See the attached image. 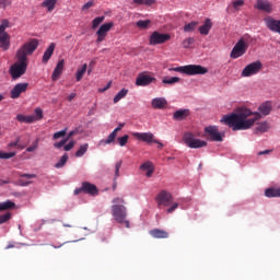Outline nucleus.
I'll return each instance as SVG.
<instances>
[{
    "mask_svg": "<svg viewBox=\"0 0 280 280\" xmlns=\"http://www.w3.org/2000/svg\"><path fill=\"white\" fill-rule=\"evenodd\" d=\"M253 115V112L248 108H240L237 113L225 115L221 119V124H225L232 130H248L255 126V121H259L261 114L255 113L254 117L248 118Z\"/></svg>",
    "mask_w": 280,
    "mask_h": 280,
    "instance_id": "nucleus-1",
    "label": "nucleus"
},
{
    "mask_svg": "<svg viewBox=\"0 0 280 280\" xmlns=\"http://www.w3.org/2000/svg\"><path fill=\"white\" fill-rule=\"evenodd\" d=\"M38 49V39H32L25 43L15 54V61L9 70L12 80H19L22 75H25L27 71V56H32L34 50Z\"/></svg>",
    "mask_w": 280,
    "mask_h": 280,
    "instance_id": "nucleus-2",
    "label": "nucleus"
},
{
    "mask_svg": "<svg viewBox=\"0 0 280 280\" xmlns=\"http://www.w3.org/2000/svg\"><path fill=\"white\" fill-rule=\"evenodd\" d=\"M155 200L159 209H161V207H170L166 209V213H174L178 207V202H174V197L166 190L160 191Z\"/></svg>",
    "mask_w": 280,
    "mask_h": 280,
    "instance_id": "nucleus-3",
    "label": "nucleus"
},
{
    "mask_svg": "<svg viewBox=\"0 0 280 280\" xmlns=\"http://www.w3.org/2000/svg\"><path fill=\"white\" fill-rule=\"evenodd\" d=\"M112 215L118 224H125L126 229H130V222L126 220V208L121 205H114L112 207Z\"/></svg>",
    "mask_w": 280,
    "mask_h": 280,
    "instance_id": "nucleus-4",
    "label": "nucleus"
},
{
    "mask_svg": "<svg viewBox=\"0 0 280 280\" xmlns=\"http://www.w3.org/2000/svg\"><path fill=\"white\" fill-rule=\"evenodd\" d=\"M183 140L185 145H187V148H191L192 150L207 147V141L196 138L191 132L184 133Z\"/></svg>",
    "mask_w": 280,
    "mask_h": 280,
    "instance_id": "nucleus-5",
    "label": "nucleus"
},
{
    "mask_svg": "<svg viewBox=\"0 0 280 280\" xmlns=\"http://www.w3.org/2000/svg\"><path fill=\"white\" fill-rule=\"evenodd\" d=\"M246 51H248V44H246V39H244V37H242L234 45V47L230 54V58H232V60H237V58H242V56H244V54H246Z\"/></svg>",
    "mask_w": 280,
    "mask_h": 280,
    "instance_id": "nucleus-6",
    "label": "nucleus"
},
{
    "mask_svg": "<svg viewBox=\"0 0 280 280\" xmlns=\"http://www.w3.org/2000/svg\"><path fill=\"white\" fill-rule=\"evenodd\" d=\"M264 65L261 61H254L248 63L241 72V78H250L257 75L262 69Z\"/></svg>",
    "mask_w": 280,
    "mask_h": 280,
    "instance_id": "nucleus-7",
    "label": "nucleus"
},
{
    "mask_svg": "<svg viewBox=\"0 0 280 280\" xmlns=\"http://www.w3.org/2000/svg\"><path fill=\"white\" fill-rule=\"evenodd\" d=\"M80 194H88V196H97L100 190L95 184H91L89 182H83L81 187L74 189V196H80Z\"/></svg>",
    "mask_w": 280,
    "mask_h": 280,
    "instance_id": "nucleus-8",
    "label": "nucleus"
},
{
    "mask_svg": "<svg viewBox=\"0 0 280 280\" xmlns=\"http://www.w3.org/2000/svg\"><path fill=\"white\" fill-rule=\"evenodd\" d=\"M172 36L170 34L160 33L159 31H154L149 39L150 45H163V43H167Z\"/></svg>",
    "mask_w": 280,
    "mask_h": 280,
    "instance_id": "nucleus-9",
    "label": "nucleus"
},
{
    "mask_svg": "<svg viewBox=\"0 0 280 280\" xmlns=\"http://www.w3.org/2000/svg\"><path fill=\"white\" fill-rule=\"evenodd\" d=\"M184 73L186 75H205V73H209V70L202 66L188 65L185 66Z\"/></svg>",
    "mask_w": 280,
    "mask_h": 280,
    "instance_id": "nucleus-10",
    "label": "nucleus"
},
{
    "mask_svg": "<svg viewBox=\"0 0 280 280\" xmlns=\"http://www.w3.org/2000/svg\"><path fill=\"white\" fill-rule=\"evenodd\" d=\"M114 25L115 23L113 22L101 25L98 31L96 32V43H104V40H106V36H108V31L113 30Z\"/></svg>",
    "mask_w": 280,
    "mask_h": 280,
    "instance_id": "nucleus-11",
    "label": "nucleus"
},
{
    "mask_svg": "<svg viewBox=\"0 0 280 280\" xmlns=\"http://www.w3.org/2000/svg\"><path fill=\"white\" fill-rule=\"evenodd\" d=\"M264 23L270 32H273L275 34H280V20H276L272 16H266L264 19Z\"/></svg>",
    "mask_w": 280,
    "mask_h": 280,
    "instance_id": "nucleus-12",
    "label": "nucleus"
},
{
    "mask_svg": "<svg viewBox=\"0 0 280 280\" xmlns=\"http://www.w3.org/2000/svg\"><path fill=\"white\" fill-rule=\"evenodd\" d=\"M152 82H156V78L150 74L140 73L136 79V86H150Z\"/></svg>",
    "mask_w": 280,
    "mask_h": 280,
    "instance_id": "nucleus-13",
    "label": "nucleus"
},
{
    "mask_svg": "<svg viewBox=\"0 0 280 280\" xmlns=\"http://www.w3.org/2000/svg\"><path fill=\"white\" fill-rule=\"evenodd\" d=\"M205 132L207 136L210 137L211 141H219L222 142V133L220 132V130L218 129L217 126H208L205 128Z\"/></svg>",
    "mask_w": 280,
    "mask_h": 280,
    "instance_id": "nucleus-14",
    "label": "nucleus"
},
{
    "mask_svg": "<svg viewBox=\"0 0 280 280\" xmlns=\"http://www.w3.org/2000/svg\"><path fill=\"white\" fill-rule=\"evenodd\" d=\"M132 137L138 139V141H143L144 143H158L152 132H133Z\"/></svg>",
    "mask_w": 280,
    "mask_h": 280,
    "instance_id": "nucleus-15",
    "label": "nucleus"
},
{
    "mask_svg": "<svg viewBox=\"0 0 280 280\" xmlns=\"http://www.w3.org/2000/svg\"><path fill=\"white\" fill-rule=\"evenodd\" d=\"M27 86H30V83H18L11 90V100H19V97H21V93H25L27 91Z\"/></svg>",
    "mask_w": 280,
    "mask_h": 280,
    "instance_id": "nucleus-16",
    "label": "nucleus"
},
{
    "mask_svg": "<svg viewBox=\"0 0 280 280\" xmlns=\"http://www.w3.org/2000/svg\"><path fill=\"white\" fill-rule=\"evenodd\" d=\"M256 10H260V12H267V14H271L272 12V2L268 0H257L254 5Z\"/></svg>",
    "mask_w": 280,
    "mask_h": 280,
    "instance_id": "nucleus-17",
    "label": "nucleus"
},
{
    "mask_svg": "<svg viewBox=\"0 0 280 280\" xmlns=\"http://www.w3.org/2000/svg\"><path fill=\"white\" fill-rule=\"evenodd\" d=\"M62 71H65V60H60L54 69V72L51 74L52 82H56L60 79V75H62Z\"/></svg>",
    "mask_w": 280,
    "mask_h": 280,
    "instance_id": "nucleus-18",
    "label": "nucleus"
},
{
    "mask_svg": "<svg viewBox=\"0 0 280 280\" xmlns=\"http://www.w3.org/2000/svg\"><path fill=\"white\" fill-rule=\"evenodd\" d=\"M149 235H151V237H154L155 240H167V237H170V233L161 229L151 230L149 232Z\"/></svg>",
    "mask_w": 280,
    "mask_h": 280,
    "instance_id": "nucleus-19",
    "label": "nucleus"
},
{
    "mask_svg": "<svg viewBox=\"0 0 280 280\" xmlns=\"http://www.w3.org/2000/svg\"><path fill=\"white\" fill-rule=\"evenodd\" d=\"M211 27H213V23H211V19H206L203 25L199 27V34H201V36H209V32H211Z\"/></svg>",
    "mask_w": 280,
    "mask_h": 280,
    "instance_id": "nucleus-20",
    "label": "nucleus"
},
{
    "mask_svg": "<svg viewBox=\"0 0 280 280\" xmlns=\"http://www.w3.org/2000/svg\"><path fill=\"white\" fill-rule=\"evenodd\" d=\"M55 49H56V44L50 43L49 47L45 50L42 59V62H44V65H47L49 62V59L51 58V56H54Z\"/></svg>",
    "mask_w": 280,
    "mask_h": 280,
    "instance_id": "nucleus-21",
    "label": "nucleus"
},
{
    "mask_svg": "<svg viewBox=\"0 0 280 280\" xmlns=\"http://www.w3.org/2000/svg\"><path fill=\"white\" fill-rule=\"evenodd\" d=\"M151 105L152 108L162 109L167 106V100H165L164 97H155L152 100Z\"/></svg>",
    "mask_w": 280,
    "mask_h": 280,
    "instance_id": "nucleus-22",
    "label": "nucleus"
},
{
    "mask_svg": "<svg viewBox=\"0 0 280 280\" xmlns=\"http://www.w3.org/2000/svg\"><path fill=\"white\" fill-rule=\"evenodd\" d=\"M0 47L3 51L10 49V35L8 33L0 34Z\"/></svg>",
    "mask_w": 280,
    "mask_h": 280,
    "instance_id": "nucleus-23",
    "label": "nucleus"
},
{
    "mask_svg": "<svg viewBox=\"0 0 280 280\" xmlns=\"http://www.w3.org/2000/svg\"><path fill=\"white\" fill-rule=\"evenodd\" d=\"M189 117V109H178L173 114V118L177 121H183V119H187Z\"/></svg>",
    "mask_w": 280,
    "mask_h": 280,
    "instance_id": "nucleus-24",
    "label": "nucleus"
},
{
    "mask_svg": "<svg viewBox=\"0 0 280 280\" xmlns=\"http://www.w3.org/2000/svg\"><path fill=\"white\" fill-rule=\"evenodd\" d=\"M89 69V65L84 63L81 68H78L75 72V81L81 82V80L84 78V73H86Z\"/></svg>",
    "mask_w": 280,
    "mask_h": 280,
    "instance_id": "nucleus-25",
    "label": "nucleus"
},
{
    "mask_svg": "<svg viewBox=\"0 0 280 280\" xmlns=\"http://www.w3.org/2000/svg\"><path fill=\"white\" fill-rule=\"evenodd\" d=\"M265 196L266 198H280V188H267Z\"/></svg>",
    "mask_w": 280,
    "mask_h": 280,
    "instance_id": "nucleus-26",
    "label": "nucleus"
},
{
    "mask_svg": "<svg viewBox=\"0 0 280 280\" xmlns=\"http://www.w3.org/2000/svg\"><path fill=\"white\" fill-rule=\"evenodd\" d=\"M269 129H270V125H268L267 121L259 122L255 128V135H259V132L260 133L268 132Z\"/></svg>",
    "mask_w": 280,
    "mask_h": 280,
    "instance_id": "nucleus-27",
    "label": "nucleus"
},
{
    "mask_svg": "<svg viewBox=\"0 0 280 280\" xmlns=\"http://www.w3.org/2000/svg\"><path fill=\"white\" fill-rule=\"evenodd\" d=\"M259 113H261V115L266 116V115H270L271 110H272V104L266 102L264 104H261L258 108Z\"/></svg>",
    "mask_w": 280,
    "mask_h": 280,
    "instance_id": "nucleus-28",
    "label": "nucleus"
},
{
    "mask_svg": "<svg viewBox=\"0 0 280 280\" xmlns=\"http://www.w3.org/2000/svg\"><path fill=\"white\" fill-rule=\"evenodd\" d=\"M16 119L20 121V124H34V116H26L23 114H18Z\"/></svg>",
    "mask_w": 280,
    "mask_h": 280,
    "instance_id": "nucleus-29",
    "label": "nucleus"
},
{
    "mask_svg": "<svg viewBox=\"0 0 280 280\" xmlns=\"http://www.w3.org/2000/svg\"><path fill=\"white\" fill-rule=\"evenodd\" d=\"M57 3H58V0H45L42 3V8H47L48 12H54Z\"/></svg>",
    "mask_w": 280,
    "mask_h": 280,
    "instance_id": "nucleus-30",
    "label": "nucleus"
},
{
    "mask_svg": "<svg viewBox=\"0 0 280 280\" xmlns=\"http://www.w3.org/2000/svg\"><path fill=\"white\" fill-rule=\"evenodd\" d=\"M14 207H16V203L11 200L0 202V211H10V209H14Z\"/></svg>",
    "mask_w": 280,
    "mask_h": 280,
    "instance_id": "nucleus-31",
    "label": "nucleus"
},
{
    "mask_svg": "<svg viewBox=\"0 0 280 280\" xmlns=\"http://www.w3.org/2000/svg\"><path fill=\"white\" fill-rule=\"evenodd\" d=\"M115 139H117V133L113 131L112 133L108 135L106 140H101L100 144L101 145H110V143H114Z\"/></svg>",
    "mask_w": 280,
    "mask_h": 280,
    "instance_id": "nucleus-32",
    "label": "nucleus"
},
{
    "mask_svg": "<svg viewBox=\"0 0 280 280\" xmlns=\"http://www.w3.org/2000/svg\"><path fill=\"white\" fill-rule=\"evenodd\" d=\"M178 82H180V78H178V77H172V78H167V77H164L163 79H162V84H168V85H173V84H176V83H178Z\"/></svg>",
    "mask_w": 280,
    "mask_h": 280,
    "instance_id": "nucleus-33",
    "label": "nucleus"
},
{
    "mask_svg": "<svg viewBox=\"0 0 280 280\" xmlns=\"http://www.w3.org/2000/svg\"><path fill=\"white\" fill-rule=\"evenodd\" d=\"M69 161V155L67 153H65L60 160L55 164V167L57 170H60V167H65V165H67V162Z\"/></svg>",
    "mask_w": 280,
    "mask_h": 280,
    "instance_id": "nucleus-34",
    "label": "nucleus"
},
{
    "mask_svg": "<svg viewBox=\"0 0 280 280\" xmlns=\"http://www.w3.org/2000/svg\"><path fill=\"white\" fill-rule=\"evenodd\" d=\"M89 152V143L82 144L79 150L75 152L77 159H80L81 156H84Z\"/></svg>",
    "mask_w": 280,
    "mask_h": 280,
    "instance_id": "nucleus-35",
    "label": "nucleus"
},
{
    "mask_svg": "<svg viewBox=\"0 0 280 280\" xmlns=\"http://www.w3.org/2000/svg\"><path fill=\"white\" fill-rule=\"evenodd\" d=\"M128 95V89H122L114 97V104H117L120 100H124Z\"/></svg>",
    "mask_w": 280,
    "mask_h": 280,
    "instance_id": "nucleus-36",
    "label": "nucleus"
},
{
    "mask_svg": "<svg viewBox=\"0 0 280 280\" xmlns=\"http://www.w3.org/2000/svg\"><path fill=\"white\" fill-rule=\"evenodd\" d=\"M244 0H234L232 1V8L234 10V12H240V10H242V8H244Z\"/></svg>",
    "mask_w": 280,
    "mask_h": 280,
    "instance_id": "nucleus-37",
    "label": "nucleus"
},
{
    "mask_svg": "<svg viewBox=\"0 0 280 280\" xmlns=\"http://www.w3.org/2000/svg\"><path fill=\"white\" fill-rule=\"evenodd\" d=\"M150 23H152V21H150V20H140L137 22L136 25L140 30H148V25H150Z\"/></svg>",
    "mask_w": 280,
    "mask_h": 280,
    "instance_id": "nucleus-38",
    "label": "nucleus"
},
{
    "mask_svg": "<svg viewBox=\"0 0 280 280\" xmlns=\"http://www.w3.org/2000/svg\"><path fill=\"white\" fill-rule=\"evenodd\" d=\"M133 3L137 5H154L156 3V0H133Z\"/></svg>",
    "mask_w": 280,
    "mask_h": 280,
    "instance_id": "nucleus-39",
    "label": "nucleus"
},
{
    "mask_svg": "<svg viewBox=\"0 0 280 280\" xmlns=\"http://www.w3.org/2000/svg\"><path fill=\"white\" fill-rule=\"evenodd\" d=\"M104 16H97L92 21V30H97L101 23H104Z\"/></svg>",
    "mask_w": 280,
    "mask_h": 280,
    "instance_id": "nucleus-40",
    "label": "nucleus"
},
{
    "mask_svg": "<svg viewBox=\"0 0 280 280\" xmlns=\"http://www.w3.org/2000/svg\"><path fill=\"white\" fill-rule=\"evenodd\" d=\"M194 43H196V39H194V37H188L183 40L182 45H183L184 49H189V47H191V45H194Z\"/></svg>",
    "mask_w": 280,
    "mask_h": 280,
    "instance_id": "nucleus-41",
    "label": "nucleus"
},
{
    "mask_svg": "<svg viewBox=\"0 0 280 280\" xmlns=\"http://www.w3.org/2000/svg\"><path fill=\"white\" fill-rule=\"evenodd\" d=\"M35 116H33L34 121H40L43 119V109L40 107H36L34 110Z\"/></svg>",
    "mask_w": 280,
    "mask_h": 280,
    "instance_id": "nucleus-42",
    "label": "nucleus"
},
{
    "mask_svg": "<svg viewBox=\"0 0 280 280\" xmlns=\"http://www.w3.org/2000/svg\"><path fill=\"white\" fill-rule=\"evenodd\" d=\"M8 27H10V22L8 20H2V22L0 24V34H8L5 32V30H8Z\"/></svg>",
    "mask_w": 280,
    "mask_h": 280,
    "instance_id": "nucleus-43",
    "label": "nucleus"
},
{
    "mask_svg": "<svg viewBox=\"0 0 280 280\" xmlns=\"http://www.w3.org/2000/svg\"><path fill=\"white\" fill-rule=\"evenodd\" d=\"M198 25V22H190L184 26V32H194Z\"/></svg>",
    "mask_w": 280,
    "mask_h": 280,
    "instance_id": "nucleus-44",
    "label": "nucleus"
},
{
    "mask_svg": "<svg viewBox=\"0 0 280 280\" xmlns=\"http://www.w3.org/2000/svg\"><path fill=\"white\" fill-rule=\"evenodd\" d=\"M62 137H67V129H63L61 131H57L52 135V139L54 141L58 140V139H62Z\"/></svg>",
    "mask_w": 280,
    "mask_h": 280,
    "instance_id": "nucleus-45",
    "label": "nucleus"
},
{
    "mask_svg": "<svg viewBox=\"0 0 280 280\" xmlns=\"http://www.w3.org/2000/svg\"><path fill=\"white\" fill-rule=\"evenodd\" d=\"M12 219V213L7 212L4 214L0 215V224H5V222L10 221Z\"/></svg>",
    "mask_w": 280,
    "mask_h": 280,
    "instance_id": "nucleus-46",
    "label": "nucleus"
},
{
    "mask_svg": "<svg viewBox=\"0 0 280 280\" xmlns=\"http://www.w3.org/2000/svg\"><path fill=\"white\" fill-rule=\"evenodd\" d=\"M16 156V152H2L0 151V159H14Z\"/></svg>",
    "mask_w": 280,
    "mask_h": 280,
    "instance_id": "nucleus-47",
    "label": "nucleus"
},
{
    "mask_svg": "<svg viewBox=\"0 0 280 280\" xmlns=\"http://www.w3.org/2000/svg\"><path fill=\"white\" fill-rule=\"evenodd\" d=\"M128 139H129L128 135H125V136L118 138L119 147L124 148V145H126V143H128Z\"/></svg>",
    "mask_w": 280,
    "mask_h": 280,
    "instance_id": "nucleus-48",
    "label": "nucleus"
},
{
    "mask_svg": "<svg viewBox=\"0 0 280 280\" xmlns=\"http://www.w3.org/2000/svg\"><path fill=\"white\" fill-rule=\"evenodd\" d=\"M154 166L152 165V162H144L141 166L140 170H142L143 172H148L150 170H152Z\"/></svg>",
    "mask_w": 280,
    "mask_h": 280,
    "instance_id": "nucleus-49",
    "label": "nucleus"
},
{
    "mask_svg": "<svg viewBox=\"0 0 280 280\" xmlns=\"http://www.w3.org/2000/svg\"><path fill=\"white\" fill-rule=\"evenodd\" d=\"M75 148V141L71 140L68 144L63 145L65 152H71Z\"/></svg>",
    "mask_w": 280,
    "mask_h": 280,
    "instance_id": "nucleus-50",
    "label": "nucleus"
},
{
    "mask_svg": "<svg viewBox=\"0 0 280 280\" xmlns=\"http://www.w3.org/2000/svg\"><path fill=\"white\" fill-rule=\"evenodd\" d=\"M122 161H118L115 165V178H119V170H121Z\"/></svg>",
    "mask_w": 280,
    "mask_h": 280,
    "instance_id": "nucleus-51",
    "label": "nucleus"
},
{
    "mask_svg": "<svg viewBox=\"0 0 280 280\" xmlns=\"http://www.w3.org/2000/svg\"><path fill=\"white\" fill-rule=\"evenodd\" d=\"M93 5H95V1L90 0L82 7V11L84 12L86 10H90V8H93Z\"/></svg>",
    "mask_w": 280,
    "mask_h": 280,
    "instance_id": "nucleus-52",
    "label": "nucleus"
},
{
    "mask_svg": "<svg viewBox=\"0 0 280 280\" xmlns=\"http://www.w3.org/2000/svg\"><path fill=\"white\" fill-rule=\"evenodd\" d=\"M38 150V140H36L31 147L26 149V152H34Z\"/></svg>",
    "mask_w": 280,
    "mask_h": 280,
    "instance_id": "nucleus-53",
    "label": "nucleus"
},
{
    "mask_svg": "<svg viewBox=\"0 0 280 280\" xmlns=\"http://www.w3.org/2000/svg\"><path fill=\"white\" fill-rule=\"evenodd\" d=\"M19 176L20 178H28V179L36 178V174L20 173Z\"/></svg>",
    "mask_w": 280,
    "mask_h": 280,
    "instance_id": "nucleus-54",
    "label": "nucleus"
},
{
    "mask_svg": "<svg viewBox=\"0 0 280 280\" xmlns=\"http://www.w3.org/2000/svg\"><path fill=\"white\" fill-rule=\"evenodd\" d=\"M93 67H95V61L94 60L90 61V63H89V69L86 70L88 75H91V73H93Z\"/></svg>",
    "mask_w": 280,
    "mask_h": 280,
    "instance_id": "nucleus-55",
    "label": "nucleus"
},
{
    "mask_svg": "<svg viewBox=\"0 0 280 280\" xmlns=\"http://www.w3.org/2000/svg\"><path fill=\"white\" fill-rule=\"evenodd\" d=\"M170 71H176L177 73H185V66L177 67V68H171Z\"/></svg>",
    "mask_w": 280,
    "mask_h": 280,
    "instance_id": "nucleus-56",
    "label": "nucleus"
},
{
    "mask_svg": "<svg viewBox=\"0 0 280 280\" xmlns=\"http://www.w3.org/2000/svg\"><path fill=\"white\" fill-rule=\"evenodd\" d=\"M271 152H273L272 149H267V150H265V151H259V152L257 153V156H264V155H266V154H271Z\"/></svg>",
    "mask_w": 280,
    "mask_h": 280,
    "instance_id": "nucleus-57",
    "label": "nucleus"
},
{
    "mask_svg": "<svg viewBox=\"0 0 280 280\" xmlns=\"http://www.w3.org/2000/svg\"><path fill=\"white\" fill-rule=\"evenodd\" d=\"M20 141H21L20 139H16L15 141L10 142V143L8 144V148H18Z\"/></svg>",
    "mask_w": 280,
    "mask_h": 280,
    "instance_id": "nucleus-58",
    "label": "nucleus"
},
{
    "mask_svg": "<svg viewBox=\"0 0 280 280\" xmlns=\"http://www.w3.org/2000/svg\"><path fill=\"white\" fill-rule=\"evenodd\" d=\"M8 5H10V2L8 0H0V8H8Z\"/></svg>",
    "mask_w": 280,
    "mask_h": 280,
    "instance_id": "nucleus-59",
    "label": "nucleus"
},
{
    "mask_svg": "<svg viewBox=\"0 0 280 280\" xmlns=\"http://www.w3.org/2000/svg\"><path fill=\"white\" fill-rule=\"evenodd\" d=\"M54 148H56L57 150H60V148H65V144H62L61 141L55 142V143H54Z\"/></svg>",
    "mask_w": 280,
    "mask_h": 280,
    "instance_id": "nucleus-60",
    "label": "nucleus"
},
{
    "mask_svg": "<svg viewBox=\"0 0 280 280\" xmlns=\"http://www.w3.org/2000/svg\"><path fill=\"white\" fill-rule=\"evenodd\" d=\"M112 84H113V83L109 81L105 88H103V89L100 90V92H101V93H104V92L108 91V89H110Z\"/></svg>",
    "mask_w": 280,
    "mask_h": 280,
    "instance_id": "nucleus-61",
    "label": "nucleus"
},
{
    "mask_svg": "<svg viewBox=\"0 0 280 280\" xmlns=\"http://www.w3.org/2000/svg\"><path fill=\"white\" fill-rule=\"evenodd\" d=\"M78 135V129H74L68 133V139H71L72 137H75Z\"/></svg>",
    "mask_w": 280,
    "mask_h": 280,
    "instance_id": "nucleus-62",
    "label": "nucleus"
},
{
    "mask_svg": "<svg viewBox=\"0 0 280 280\" xmlns=\"http://www.w3.org/2000/svg\"><path fill=\"white\" fill-rule=\"evenodd\" d=\"M75 96H77V94H75V93H73V92H72V93H70V94H69V96H68V98H67V100H68V102H73V100H75Z\"/></svg>",
    "mask_w": 280,
    "mask_h": 280,
    "instance_id": "nucleus-63",
    "label": "nucleus"
},
{
    "mask_svg": "<svg viewBox=\"0 0 280 280\" xmlns=\"http://www.w3.org/2000/svg\"><path fill=\"white\" fill-rule=\"evenodd\" d=\"M121 128H124V124H119L118 127L113 132L117 135V132H119Z\"/></svg>",
    "mask_w": 280,
    "mask_h": 280,
    "instance_id": "nucleus-64",
    "label": "nucleus"
}]
</instances>
